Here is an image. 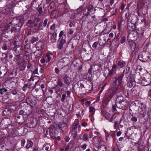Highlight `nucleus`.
I'll list each match as a JSON object with an SVG mask.
<instances>
[{
	"instance_id": "nucleus-1",
	"label": "nucleus",
	"mask_w": 151,
	"mask_h": 151,
	"mask_svg": "<svg viewBox=\"0 0 151 151\" xmlns=\"http://www.w3.org/2000/svg\"><path fill=\"white\" fill-rule=\"evenodd\" d=\"M124 75L123 73H120L115 78V81L113 83V85L110 89L107 90L106 93L104 102L105 103L109 102L115 95V93L118 91L119 89L118 86H121V84Z\"/></svg>"
},
{
	"instance_id": "nucleus-2",
	"label": "nucleus",
	"mask_w": 151,
	"mask_h": 151,
	"mask_svg": "<svg viewBox=\"0 0 151 151\" xmlns=\"http://www.w3.org/2000/svg\"><path fill=\"white\" fill-rule=\"evenodd\" d=\"M21 20L15 19L13 20L11 22L6 23L4 27H2L1 25V22H0V29H1L2 31L5 32H11V33L19 32L20 29L22 25Z\"/></svg>"
},
{
	"instance_id": "nucleus-3",
	"label": "nucleus",
	"mask_w": 151,
	"mask_h": 151,
	"mask_svg": "<svg viewBox=\"0 0 151 151\" xmlns=\"http://www.w3.org/2000/svg\"><path fill=\"white\" fill-rule=\"evenodd\" d=\"M59 37L60 38L58 43V44L57 45V47L58 49L62 50L65 47V44L66 42L65 40V36L64 34L63 31L60 32L59 35Z\"/></svg>"
},
{
	"instance_id": "nucleus-4",
	"label": "nucleus",
	"mask_w": 151,
	"mask_h": 151,
	"mask_svg": "<svg viewBox=\"0 0 151 151\" xmlns=\"http://www.w3.org/2000/svg\"><path fill=\"white\" fill-rule=\"evenodd\" d=\"M78 40L74 39L71 40V42H72L71 47L67 46L65 48V53L67 55L70 54H72L74 50L75 47H76L77 45Z\"/></svg>"
},
{
	"instance_id": "nucleus-5",
	"label": "nucleus",
	"mask_w": 151,
	"mask_h": 151,
	"mask_svg": "<svg viewBox=\"0 0 151 151\" xmlns=\"http://www.w3.org/2000/svg\"><path fill=\"white\" fill-rule=\"evenodd\" d=\"M126 100L122 96H118L116 101V106L120 108H124L126 104Z\"/></svg>"
},
{
	"instance_id": "nucleus-6",
	"label": "nucleus",
	"mask_w": 151,
	"mask_h": 151,
	"mask_svg": "<svg viewBox=\"0 0 151 151\" xmlns=\"http://www.w3.org/2000/svg\"><path fill=\"white\" fill-rule=\"evenodd\" d=\"M18 128L14 123H11L6 128V129L10 136L13 135L16 132Z\"/></svg>"
},
{
	"instance_id": "nucleus-7",
	"label": "nucleus",
	"mask_w": 151,
	"mask_h": 151,
	"mask_svg": "<svg viewBox=\"0 0 151 151\" xmlns=\"http://www.w3.org/2000/svg\"><path fill=\"white\" fill-rule=\"evenodd\" d=\"M79 123L78 119H76L75 120L74 123L72 124V131L71 132V135L73 138H75L77 135V128Z\"/></svg>"
},
{
	"instance_id": "nucleus-8",
	"label": "nucleus",
	"mask_w": 151,
	"mask_h": 151,
	"mask_svg": "<svg viewBox=\"0 0 151 151\" xmlns=\"http://www.w3.org/2000/svg\"><path fill=\"white\" fill-rule=\"evenodd\" d=\"M11 120L8 118H5L3 119L1 121L0 123V126L3 129H5L11 123Z\"/></svg>"
},
{
	"instance_id": "nucleus-9",
	"label": "nucleus",
	"mask_w": 151,
	"mask_h": 151,
	"mask_svg": "<svg viewBox=\"0 0 151 151\" xmlns=\"http://www.w3.org/2000/svg\"><path fill=\"white\" fill-rule=\"evenodd\" d=\"M150 76L149 74H146L144 76L143 78V83L145 86L149 85L151 83Z\"/></svg>"
},
{
	"instance_id": "nucleus-10",
	"label": "nucleus",
	"mask_w": 151,
	"mask_h": 151,
	"mask_svg": "<svg viewBox=\"0 0 151 151\" xmlns=\"http://www.w3.org/2000/svg\"><path fill=\"white\" fill-rule=\"evenodd\" d=\"M136 102H138L139 104V111L140 112L141 114H144L145 113V104L142 103L140 101H137Z\"/></svg>"
},
{
	"instance_id": "nucleus-11",
	"label": "nucleus",
	"mask_w": 151,
	"mask_h": 151,
	"mask_svg": "<svg viewBox=\"0 0 151 151\" xmlns=\"http://www.w3.org/2000/svg\"><path fill=\"white\" fill-rule=\"evenodd\" d=\"M57 84V85L55 87H53V88L55 89L56 91V92L58 93V92L60 91V89L59 87H62L64 84L62 80L60 79H58Z\"/></svg>"
},
{
	"instance_id": "nucleus-12",
	"label": "nucleus",
	"mask_w": 151,
	"mask_h": 151,
	"mask_svg": "<svg viewBox=\"0 0 151 151\" xmlns=\"http://www.w3.org/2000/svg\"><path fill=\"white\" fill-rule=\"evenodd\" d=\"M129 48L132 52L134 51L136 52L138 51V48L137 47H136V44L134 42L132 41L129 43Z\"/></svg>"
},
{
	"instance_id": "nucleus-13",
	"label": "nucleus",
	"mask_w": 151,
	"mask_h": 151,
	"mask_svg": "<svg viewBox=\"0 0 151 151\" xmlns=\"http://www.w3.org/2000/svg\"><path fill=\"white\" fill-rule=\"evenodd\" d=\"M35 46L37 50H43L44 43L41 41H39L36 43Z\"/></svg>"
},
{
	"instance_id": "nucleus-14",
	"label": "nucleus",
	"mask_w": 151,
	"mask_h": 151,
	"mask_svg": "<svg viewBox=\"0 0 151 151\" xmlns=\"http://www.w3.org/2000/svg\"><path fill=\"white\" fill-rule=\"evenodd\" d=\"M129 81L127 83V86L128 87L131 88L133 86L132 82L134 81V79L133 76H130L129 77L127 78Z\"/></svg>"
},
{
	"instance_id": "nucleus-15",
	"label": "nucleus",
	"mask_w": 151,
	"mask_h": 151,
	"mask_svg": "<svg viewBox=\"0 0 151 151\" xmlns=\"http://www.w3.org/2000/svg\"><path fill=\"white\" fill-rule=\"evenodd\" d=\"M11 11V10L9 7L6 6L4 8H2L0 11L1 13L7 14H9Z\"/></svg>"
},
{
	"instance_id": "nucleus-16",
	"label": "nucleus",
	"mask_w": 151,
	"mask_h": 151,
	"mask_svg": "<svg viewBox=\"0 0 151 151\" xmlns=\"http://www.w3.org/2000/svg\"><path fill=\"white\" fill-rule=\"evenodd\" d=\"M63 79L64 83L67 85H69L70 83V82L71 81V78L67 75H65L64 76Z\"/></svg>"
},
{
	"instance_id": "nucleus-17",
	"label": "nucleus",
	"mask_w": 151,
	"mask_h": 151,
	"mask_svg": "<svg viewBox=\"0 0 151 151\" xmlns=\"http://www.w3.org/2000/svg\"><path fill=\"white\" fill-rule=\"evenodd\" d=\"M57 33L54 32L52 34V35L50 37V40L52 43H54L56 41Z\"/></svg>"
},
{
	"instance_id": "nucleus-18",
	"label": "nucleus",
	"mask_w": 151,
	"mask_h": 151,
	"mask_svg": "<svg viewBox=\"0 0 151 151\" xmlns=\"http://www.w3.org/2000/svg\"><path fill=\"white\" fill-rule=\"evenodd\" d=\"M104 116L109 122H112V116L111 114L107 112L105 113Z\"/></svg>"
},
{
	"instance_id": "nucleus-19",
	"label": "nucleus",
	"mask_w": 151,
	"mask_h": 151,
	"mask_svg": "<svg viewBox=\"0 0 151 151\" xmlns=\"http://www.w3.org/2000/svg\"><path fill=\"white\" fill-rule=\"evenodd\" d=\"M131 70H130V67L129 66H127L126 68V75L127 78L129 77L130 76H132L131 75Z\"/></svg>"
},
{
	"instance_id": "nucleus-20",
	"label": "nucleus",
	"mask_w": 151,
	"mask_h": 151,
	"mask_svg": "<svg viewBox=\"0 0 151 151\" xmlns=\"http://www.w3.org/2000/svg\"><path fill=\"white\" fill-rule=\"evenodd\" d=\"M34 29L37 31L43 29V27L41 23H37L34 24Z\"/></svg>"
},
{
	"instance_id": "nucleus-21",
	"label": "nucleus",
	"mask_w": 151,
	"mask_h": 151,
	"mask_svg": "<svg viewBox=\"0 0 151 151\" xmlns=\"http://www.w3.org/2000/svg\"><path fill=\"white\" fill-rule=\"evenodd\" d=\"M14 51L16 52V54L18 55H20L23 52V50L22 48L20 47H15Z\"/></svg>"
},
{
	"instance_id": "nucleus-22",
	"label": "nucleus",
	"mask_w": 151,
	"mask_h": 151,
	"mask_svg": "<svg viewBox=\"0 0 151 151\" xmlns=\"http://www.w3.org/2000/svg\"><path fill=\"white\" fill-rule=\"evenodd\" d=\"M145 55V54H142V57L144 59H145L147 62H148L151 60V55L150 54L149 52H147V57H146Z\"/></svg>"
},
{
	"instance_id": "nucleus-23",
	"label": "nucleus",
	"mask_w": 151,
	"mask_h": 151,
	"mask_svg": "<svg viewBox=\"0 0 151 151\" xmlns=\"http://www.w3.org/2000/svg\"><path fill=\"white\" fill-rule=\"evenodd\" d=\"M93 139L94 142L96 143L97 144L99 143L100 145L101 144V139L100 137H99L98 136H96L93 137Z\"/></svg>"
},
{
	"instance_id": "nucleus-24",
	"label": "nucleus",
	"mask_w": 151,
	"mask_h": 151,
	"mask_svg": "<svg viewBox=\"0 0 151 151\" xmlns=\"http://www.w3.org/2000/svg\"><path fill=\"white\" fill-rule=\"evenodd\" d=\"M25 50L26 52L24 56H26L27 57H29L30 56L29 52L30 51V48L27 47V45H26L25 46Z\"/></svg>"
},
{
	"instance_id": "nucleus-25",
	"label": "nucleus",
	"mask_w": 151,
	"mask_h": 151,
	"mask_svg": "<svg viewBox=\"0 0 151 151\" xmlns=\"http://www.w3.org/2000/svg\"><path fill=\"white\" fill-rule=\"evenodd\" d=\"M52 55H50L49 53H47L45 57V59L46 60V62L47 63H48L51 60V56Z\"/></svg>"
},
{
	"instance_id": "nucleus-26",
	"label": "nucleus",
	"mask_w": 151,
	"mask_h": 151,
	"mask_svg": "<svg viewBox=\"0 0 151 151\" xmlns=\"http://www.w3.org/2000/svg\"><path fill=\"white\" fill-rule=\"evenodd\" d=\"M27 102L31 106H33L35 105V103L31 99L29 98L27 100Z\"/></svg>"
},
{
	"instance_id": "nucleus-27",
	"label": "nucleus",
	"mask_w": 151,
	"mask_h": 151,
	"mask_svg": "<svg viewBox=\"0 0 151 151\" xmlns=\"http://www.w3.org/2000/svg\"><path fill=\"white\" fill-rule=\"evenodd\" d=\"M7 57V55L6 53H1L0 52V59L1 61L6 59Z\"/></svg>"
},
{
	"instance_id": "nucleus-28",
	"label": "nucleus",
	"mask_w": 151,
	"mask_h": 151,
	"mask_svg": "<svg viewBox=\"0 0 151 151\" xmlns=\"http://www.w3.org/2000/svg\"><path fill=\"white\" fill-rule=\"evenodd\" d=\"M106 147L104 145H100L98 149V151H106Z\"/></svg>"
},
{
	"instance_id": "nucleus-29",
	"label": "nucleus",
	"mask_w": 151,
	"mask_h": 151,
	"mask_svg": "<svg viewBox=\"0 0 151 151\" xmlns=\"http://www.w3.org/2000/svg\"><path fill=\"white\" fill-rule=\"evenodd\" d=\"M89 109L90 114L91 115L93 116L95 112V108L92 106H90L89 107Z\"/></svg>"
},
{
	"instance_id": "nucleus-30",
	"label": "nucleus",
	"mask_w": 151,
	"mask_h": 151,
	"mask_svg": "<svg viewBox=\"0 0 151 151\" xmlns=\"http://www.w3.org/2000/svg\"><path fill=\"white\" fill-rule=\"evenodd\" d=\"M126 65V63L125 62L121 61H119L118 62V65L117 66H119L121 68L123 67L124 66Z\"/></svg>"
},
{
	"instance_id": "nucleus-31",
	"label": "nucleus",
	"mask_w": 151,
	"mask_h": 151,
	"mask_svg": "<svg viewBox=\"0 0 151 151\" xmlns=\"http://www.w3.org/2000/svg\"><path fill=\"white\" fill-rule=\"evenodd\" d=\"M86 45L87 47V48L88 47H91L89 44V42L88 40H86L84 42L83 46L84 47H86Z\"/></svg>"
},
{
	"instance_id": "nucleus-32",
	"label": "nucleus",
	"mask_w": 151,
	"mask_h": 151,
	"mask_svg": "<svg viewBox=\"0 0 151 151\" xmlns=\"http://www.w3.org/2000/svg\"><path fill=\"white\" fill-rule=\"evenodd\" d=\"M3 114L6 116L9 115L11 113V111L9 109L6 108L3 111Z\"/></svg>"
},
{
	"instance_id": "nucleus-33",
	"label": "nucleus",
	"mask_w": 151,
	"mask_h": 151,
	"mask_svg": "<svg viewBox=\"0 0 151 151\" xmlns=\"http://www.w3.org/2000/svg\"><path fill=\"white\" fill-rule=\"evenodd\" d=\"M33 145L32 142L31 141L28 140L27 142V144L26 145V147L27 148H29L32 147Z\"/></svg>"
},
{
	"instance_id": "nucleus-34",
	"label": "nucleus",
	"mask_w": 151,
	"mask_h": 151,
	"mask_svg": "<svg viewBox=\"0 0 151 151\" xmlns=\"http://www.w3.org/2000/svg\"><path fill=\"white\" fill-rule=\"evenodd\" d=\"M91 12L88 11L87 9H86L84 11L83 13L84 15L86 17H87L90 14Z\"/></svg>"
},
{
	"instance_id": "nucleus-35",
	"label": "nucleus",
	"mask_w": 151,
	"mask_h": 151,
	"mask_svg": "<svg viewBox=\"0 0 151 151\" xmlns=\"http://www.w3.org/2000/svg\"><path fill=\"white\" fill-rule=\"evenodd\" d=\"M37 50V51L35 52L37 53V54L36 55V56L37 57H39L41 56L42 55V52L43 51V50Z\"/></svg>"
},
{
	"instance_id": "nucleus-36",
	"label": "nucleus",
	"mask_w": 151,
	"mask_h": 151,
	"mask_svg": "<svg viewBox=\"0 0 151 151\" xmlns=\"http://www.w3.org/2000/svg\"><path fill=\"white\" fill-rule=\"evenodd\" d=\"M83 141H86L88 140V134L87 133H85L83 135Z\"/></svg>"
},
{
	"instance_id": "nucleus-37",
	"label": "nucleus",
	"mask_w": 151,
	"mask_h": 151,
	"mask_svg": "<svg viewBox=\"0 0 151 151\" xmlns=\"http://www.w3.org/2000/svg\"><path fill=\"white\" fill-rule=\"evenodd\" d=\"M38 37H32L30 40L31 42L33 44L35 42H36L38 40Z\"/></svg>"
},
{
	"instance_id": "nucleus-38",
	"label": "nucleus",
	"mask_w": 151,
	"mask_h": 151,
	"mask_svg": "<svg viewBox=\"0 0 151 151\" xmlns=\"http://www.w3.org/2000/svg\"><path fill=\"white\" fill-rule=\"evenodd\" d=\"M7 90L5 88H0V93L1 95L3 94L4 92H6L7 91Z\"/></svg>"
},
{
	"instance_id": "nucleus-39",
	"label": "nucleus",
	"mask_w": 151,
	"mask_h": 151,
	"mask_svg": "<svg viewBox=\"0 0 151 151\" xmlns=\"http://www.w3.org/2000/svg\"><path fill=\"white\" fill-rule=\"evenodd\" d=\"M93 6L91 5H89L88 7L87 8V9L88 11L92 12L93 9Z\"/></svg>"
},
{
	"instance_id": "nucleus-40",
	"label": "nucleus",
	"mask_w": 151,
	"mask_h": 151,
	"mask_svg": "<svg viewBox=\"0 0 151 151\" xmlns=\"http://www.w3.org/2000/svg\"><path fill=\"white\" fill-rule=\"evenodd\" d=\"M73 29H71L68 31V35H69L70 36H72V35L73 34V33L74 32L73 31Z\"/></svg>"
},
{
	"instance_id": "nucleus-41",
	"label": "nucleus",
	"mask_w": 151,
	"mask_h": 151,
	"mask_svg": "<svg viewBox=\"0 0 151 151\" xmlns=\"http://www.w3.org/2000/svg\"><path fill=\"white\" fill-rule=\"evenodd\" d=\"M28 84H25L24 85L23 87L22 88V90L23 91H25L27 89V88L28 86Z\"/></svg>"
},
{
	"instance_id": "nucleus-42",
	"label": "nucleus",
	"mask_w": 151,
	"mask_h": 151,
	"mask_svg": "<svg viewBox=\"0 0 151 151\" xmlns=\"http://www.w3.org/2000/svg\"><path fill=\"white\" fill-rule=\"evenodd\" d=\"M48 19H45V20H44V22H43V26L44 27H45L47 24V22H48Z\"/></svg>"
},
{
	"instance_id": "nucleus-43",
	"label": "nucleus",
	"mask_w": 151,
	"mask_h": 151,
	"mask_svg": "<svg viewBox=\"0 0 151 151\" xmlns=\"http://www.w3.org/2000/svg\"><path fill=\"white\" fill-rule=\"evenodd\" d=\"M66 95L65 94H63L62 95L61 101L62 102H63L65 99Z\"/></svg>"
},
{
	"instance_id": "nucleus-44",
	"label": "nucleus",
	"mask_w": 151,
	"mask_h": 151,
	"mask_svg": "<svg viewBox=\"0 0 151 151\" xmlns=\"http://www.w3.org/2000/svg\"><path fill=\"white\" fill-rule=\"evenodd\" d=\"M49 134L51 137L53 139L55 138V134L53 132H52L51 131H49Z\"/></svg>"
},
{
	"instance_id": "nucleus-45",
	"label": "nucleus",
	"mask_w": 151,
	"mask_h": 151,
	"mask_svg": "<svg viewBox=\"0 0 151 151\" xmlns=\"http://www.w3.org/2000/svg\"><path fill=\"white\" fill-rule=\"evenodd\" d=\"M98 45V42H95L93 45H92V46L93 48H96L97 47V45Z\"/></svg>"
},
{
	"instance_id": "nucleus-46",
	"label": "nucleus",
	"mask_w": 151,
	"mask_h": 151,
	"mask_svg": "<svg viewBox=\"0 0 151 151\" xmlns=\"http://www.w3.org/2000/svg\"><path fill=\"white\" fill-rule=\"evenodd\" d=\"M8 48L6 44L5 43L2 46V49L5 50H6Z\"/></svg>"
},
{
	"instance_id": "nucleus-47",
	"label": "nucleus",
	"mask_w": 151,
	"mask_h": 151,
	"mask_svg": "<svg viewBox=\"0 0 151 151\" xmlns=\"http://www.w3.org/2000/svg\"><path fill=\"white\" fill-rule=\"evenodd\" d=\"M38 11L39 12V14H42L43 12L42 8L41 7H39L38 9Z\"/></svg>"
},
{
	"instance_id": "nucleus-48",
	"label": "nucleus",
	"mask_w": 151,
	"mask_h": 151,
	"mask_svg": "<svg viewBox=\"0 0 151 151\" xmlns=\"http://www.w3.org/2000/svg\"><path fill=\"white\" fill-rule=\"evenodd\" d=\"M131 120L132 121L136 122L137 121V117L135 116H132L131 119Z\"/></svg>"
},
{
	"instance_id": "nucleus-49",
	"label": "nucleus",
	"mask_w": 151,
	"mask_h": 151,
	"mask_svg": "<svg viewBox=\"0 0 151 151\" xmlns=\"http://www.w3.org/2000/svg\"><path fill=\"white\" fill-rule=\"evenodd\" d=\"M40 114L44 116L46 114V112L44 110L41 109L40 111Z\"/></svg>"
},
{
	"instance_id": "nucleus-50",
	"label": "nucleus",
	"mask_w": 151,
	"mask_h": 151,
	"mask_svg": "<svg viewBox=\"0 0 151 151\" xmlns=\"http://www.w3.org/2000/svg\"><path fill=\"white\" fill-rule=\"evenodd\" d=\"M11 93L13 95H16L17 92L16 89L13 90L11 91Z\"/></svg>"
},
{
	"instance_id": "nucleus-51",
	"label": "nucleus",
	"mask_w": 151,
	"mask_h": 151,
	"mask_svg": "<svg viewBox=\"0 0 151 151\" xmlns=\"http://www.w3.org/2000/svg\"><path fill=\"white\" fill-rule=\"evenodd\" d=\"M38 68H36L33 71V73L34 75L37 74L38 75Z\"/></svg>"
},
{
	"instance_id": "nucleus-52",
	"label": "nucleus",
	"mask_w": 151,
	"mask_h": 151,
	"mask_svg": "<svg viewBox=\"0 0 151 151\" xmlns=\"http://www.w3.org/2000/svg\"><path fill=\"white\" fill-rule=\"evenodd\" d=\"M112 116V119L113 118H114V119H116V118H118L119 117V115L117 114H115Z\"/></svg>"
},
{
	"instance_id": "nucleus-53",
	"label": "nucleus",
	"mask_w": 151,
	"mask_h": 151,
	"mask_svg": "<svg viewBox=\"0 0 151 151\" xmlns=\"http://www.w3.org/2000/svg\"><path fill=\"white\" fill-rule=\"evenodd\" d=\"M126 38L125 37L123 36V37L122 38H121V43L122 44L123 43L125 40Z\"/></svg>"
},
{
	"instance_id": "nucleus-54",
	"label": "nucleus",
	"mask_w": 151,
	"mask_h": 151,
	"mask_svg": "<svg viewBox=\"0 0 151 151\" xmlns=\"http://www.w3.org/2000/svg\"><path fill=\"white\" fill-rule=\"evenodd\" d=\"M55 72L57 74H59L60 72V70L59 69L57 68H56L55 69Z\"/></svg>"
},
{
	"instance_id": "nucleus-55",
	"label": "nucleus",
	"mask_w": 151,
	"mask_h": 151,
	"mask_svg": "<svg viewBox=\"0 0 151 151\" xmlns=\"http://www.w3.org/2000/svg\"><path fill=\"white\" fill-rule=\"evenodd\" d=\"M114 72V70L112 69V68L110 70V71H109V75H111Z\"/></svg>"
},
{
	"instance_id": "nucleus-56",
	"label": "nucleus",
	"mask_w": 151,
	"mask_h": 151,
	"mask_svg": "<svg viewBox=\"0 0 151 151\" xmlns=\"http://www.w3.org/2000/svg\"><path fill=\"white\" fill-rule=\"evenodd\" d=\"M87 147V145L86 144H84L81 146V148L83 149V150H85L86 149Z\"/></svg>"
},
{
	"instance_id": "nucleus-57",
	"label": "nucleus",
	"mask_w": 151,
	"mask_h": 151,
	"mask_svg": "<svg viewBox=\"0 0 151 151\" xmlns=\"http://www.w3.org/2000/svg\"><path fill=\"white\" fill-rule=\"evenodd\" d=\"M55 28V24H54L52 25L50 27V29L51 30H54Z\"/></svg>"
},
{
	"instance_id": "nucleus-58",
	"label": "nucleus",
	"mask_w": 151,
	"mask_h": 151,
	"mask_svg": "<svg viewBox=\"0 0 151 151\" xmlns=\"http://www.w3.org/2000/svg\"><path fill=\"white\" fill-rule=\"evenodd\" d=\"M90 104V102L89 101H87L85 103V105L87 106H88Z\"/></svg>"
},
{
	"instance_id": "nucleus-59",
	"label": "nucleus",
	"mask_w": 151,
	"mask_h": 151,
	"mask_svg": "<svg viewBox=\"0 0 151 151\" xmlns=\"http://www.w3.org/2000/svg\"><path fill=\"white\" fill-rule=\"evenodd\" d=\"M104 16H102V18L101 19V21L103 22L106 21L108 20V19L107 18H104Z\"/></svg>"
},
{
	"instance_id": "nucleus-60",
	"label": "nucleus",
	"mask_w": 151,
	"mask_h": 151,
	"mask_svg": "<svg viewBox=\"0 0 151 151\" xmlns=\"http://www.w3.org/2000/svg\"><path fill=\"white\" fill-rule=\"evenodd\" d=\"M44 148L45 150L47 151H49L50 150L49 147L47 145H45L44 147Z\"/></svg>"
},
{
	"instance_id": "nucleus-61",
	"label": "nucleus",
	"mask_w": 151,
	"mask_h": 151,
	"mask_svg": "<svg viewBox=\"0 0 151 151\" xmlns=\"http://www.w3.org/2000/svg\"><path fill=\"white\" fill-rule=\"evenodd\" d=\"M78 132H80L81 131V126L80 125H79V124H78Z\"/></svg>"
},
{
	"instance_id": "nucleus-62",
	"label": "nucleus",
	"mask_w": 151,
	"mask_h": 151,
	"mask_svg": "<svg viewBox=\"0 0 151 151\" xmlns=\"http://www.w3.org/2000/svg\"><path fill=\"white\" fill-rule=\"evenodd\" d=\"M45 62H46V60L44 58H42L40 60V62L42 63H44Z\"/></svg>"
},
{
	"instance_id": "nucleus-63",
	"label": "nucleus",
	"mask_w": 151,
	"mask_h": 151,
	"mask_svg": "<svg viewBox=\"0 0 151 151\" xmlns=\"http://www.w3.org/2000/svg\"><path fill=\"white\" fill-rule=\"evenodd\" d=\"M118 121H116L114 123V127L115 128H116L117 126L118 125Z\"/></svg>"
},
{
	"instance_id": "nucleus-64",
	"label": "nucleus",
	"mask_w": 151,
	"mask_h": 151,
	"mask_svg": "<svg viewBox=\"0 0 151 151\" xmlns=\"http://www.w3.org/2000/svg\"><path fill=\"white\" fill-rule=\"evenodd\" d=\"M25 142V141L24 139H22L21 140V145L23 146L24 145Z\"/></svg>"
}]
</instances>
